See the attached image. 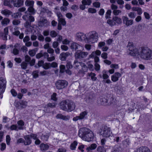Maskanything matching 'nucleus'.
<instances>
[{"instance_id": "nucleus-15", "label": "nucleus", "mask_w": 152, "mask_h": 152, "mask_svg": "<svg viewBox=\"0 0 152 152\" xmlns=\"http://www.w3.org/2000/svg\"><path fill=\"white\" fill-rule=\"evenodd\" d=\"M139 48L138 49L135 47L130 52H128V54L132 56H136V55H138L139 54Z\"/></svg>"}, {"instance_id": "nucleus-45", "label": "nucleus", "mask_w": 152, "mask_h": 152, "mask_svg": "<svg viewBox=\"0 0 152 152\" xmlns=\"http://www.w3.org/2000/svg\"><path fill=\"white\" fill-rule=\"evenodd\" d=\"M57 94L56 93H54L51 96V99L55 101H56L57 100V98L56 97Z\"/></svg>"}, {"instance_id": "nucleus-64", "label": "nucleus", "mask_w": 152, "mask_h": 152, "mask_svg": "<svg viewBox=\"0 0 152 152\" xmlns=\"http://www.w3.org/2000/svg\"><path fill=\"white\" fill-rule=\"evenodd\" d=\"M44 64V61L43 60H40L38 61L37 65L38 67H40L42 66L43 67V66Z\"/></svg>"}, {"instance_id": "nucleus-50", "label": "nucleus", "mask_w": 152, "mask_h": 152, "mask_svg": "<svg viewBox=\"0 0 152 152\" xmlns=\"http://www.w3.org/2000/svg\"><path fill=\"white\" fill-rule=\"evenodd\" d=\"M31 138H33L34 140H36L37 138V134L34 133H31V134H28Z\"/></svg>"}, {"instance_id": "nucleus-46", "label": "nucleus", "mask_w": 152, "mask_h": 152, "mask_svg": "<svg viewBox=\"0 0 152 152\" xmlns=\"http://www.w3.org/2000/svg\"><path fill=\"white\" fill-rule=\"evenodd\" d=\"M106 73V71L105 70H104L102 71V77L104 79H107L109 77V76Z\"/></svg>"}, {"instance_id": "nucleus-61", "label": "nucleus", "mask_w": 152, "mask_h": 152, "mask_svg": "<svg viewBox=\"0 0 152 152\" xmlns=\"http://www.w3.org/2000/svg\"><path fill=\"white\" fill-rule=\"evenodd\" d=\"M6 148V144L4 143H2L1 144V150L2 151H4Z\"/></svg>"}, {"instance_id": "nucleus-48", "label": "nucleus", "mask_w": 152, "mask_h": 152, "mask_svg": "<svg viewBox=\"0 0 152 152\" xmlns=\"http://www.w3.org/2000/svg\"><path fill=\"white\" fill-rule=\"evenodd\" d=\"M26 28H29L31 27V22L26 20L24 24Z\"/></svg>"}, {"instance_id": "nucleus-35", "label": "nucleus", "mask_w": 152, "mask_h": 152, "mask_svg": "<svg viewBox=\"0 0 152 152\" xmlns=\"http://www.w3.org/2000/svg\"><path fill=\"white\" fill-rule=\"evenodd\" d=\"M27 102L23 101H21V102L18 103L17 104L18 106L20 105L21 106V107L24 108L26 107V106Z\"/></svg>"}, {"instance_id": "nucleus-24", "label": "nucleus", "mask_w": 152, "mask_h": 152, "mask_svg": "<svg viewBox=\"0 0 152 152\" xmlns=\"http://www.w3.org/2000/svg\"><path fill=\"white\" fill-rule=\"evenodd\" d=\"M18 125L20 126L18 127V129L20 130H22L23 129V126L24 125V122L22 120L18 121L17 122Z\"/></svg>"}, {"instance_id": "nucleus-53", "label": "nucleus", "mask_w": 152, "mask_h": 152, "mask_svg": "<svg viewBox=\"0 0 152 152\" xmlns=\"http://www.w3.org/2000/svg\"><path fill=\"white\" fill-rule=\"evenodd\" d=\"M50 35L52 37H55L57 36V34L55 31L53 30L50 31Z\"/></svg>"}, {"instance_id": "nucleus-7", "label": "nucleus", "mask_w": 152, "mask_h": 152, "mask_svg": "<svg viewBox=\"0 0 152 152\" xmlns=\"http://www.w3.org/2000/svg\"><path fill=\"white\" fill-rule=\"evenodd\" d=\"M88 53L87 52L82 51L80 50L77 51L75 54V56L76 59H81L86 57Z\"/></svg>"}, {"instance_id": "nucleus-58", "label": "nucleus", "mask_w": 152, "mask_h": 152, "mask_svg": "<svg viewBox=\"0 0 152 152\" xmlns=\"http://www.w3.org/2000/svg\"><path fill=\"white\" fill-rule=\"evenodd\" d=\"M111 12V11L110 10H108L106 12L105 16V17L107 19L110 18Z\"/></svg>"}, {"instance_id": "nucleus-12", "label": "nucleus", "mask_w": 152, "mask_h": 152, "mask_svg": "<svg viewBox=\"0 0 152 152\" xmlns=\"http://www.w3.org/2000/svg\"><path fill=\"white\" fill-rule=\"evenodd\" d=\"M88 113L86 111H83L80 113L79 116H76L74 117L73 118V120L74 121H76L79 120L84 119Z\"/></svg>"}, {"instance_id": "nucleus-14", "label": "nucleus", "mask_w": 152, "mask_h": 152, "mask_svg": "<svg viewBox=\"0 0 152 152\" xmlns=\"http://www.w3.org/2000/svg\"><path fill=\"white\" fill-rule=\"evenodd\" d=\"M121 76V74L118 72H116L111 76V80L113 82H115L118 80L119 78Z\"/></svg>"}, {"instance_id": "nucleus-3", "label": "nucleus", "mask_w": 152, "mask_h": 152, "mask_svg": "<svg viewBox=\"0 0 152 152\" xmlns=\"http://www.w3.org/2000/svg\"><path fill=\"white\" fill-rule=\"evenodd\" d=\"M86 40L87 43H93L97 42L99 34L97 32L95 31H92L86 33Z\"/></svg>"}, {"instance_id": "nucleus-38", "label": "nucleus", "mask_w": 152, "mask_h": 152, "mask_svg": "<svg viewBox=\"0 0 152 152\" xmlns=\"http://www.w3.org/2000/svg\"><path fill=\"white\" fill-rule=\"evenodd\" d=\"M28 11L32 14H34L35 13V11L33 8V6L29 7L28 9Z\"/></svg>"}, {"instance_id": "nucleus-28", "label": "nucleus", "mask_w": 152, "mask_h": 152, "mask_svg": "<svg viewBox=\"0 0 152 152\" xmlns=\"http://www.w3.org/2000/svg\"><path fill=\"white\" fill-rule=\"evenodd\" d=\"M34 2L33 0L30 1L29 0H26L25 2V4L26 6H29V7L33 6Z\"/></svg>"}, {"instance_id": "nucleus-23", "label": "nucleus", "mask_w": 152, "mask_h": 152, "mask_svg": "<svg viewBox=\"0 0 152 152\" xmlns=\"http://www.w3.org/2000/svg\"><path fill=\"white\" fill-rule=\"evenodd\" d=\"M83 63L82 62H79L78 61L76 60H75L74 62V67L76 69H79V67L81 66L82 64Z\"/></svg>"}, {"instance_id": "nucleus-20", "label": "nucleus", "mask_w": 152, "mask_h": 152, "mask_svg": "<svg viewBox=\"0 0 152 152\" xmlns=\"http://www.w3.org/2000/svg\"><path fill=\"white\" fill-rule=\"evenodd\" d=\"M66 99H65L64 101L61 102L60 103V108L65 111L66 110Z\"/></svg>"}, {"instance_id": "nucleus-59", "label": "nucleus", "mask_w": 152, "mask_h": 152, "mask_svg": "<svg viewBox=\"0 0 152 152\" xmlns=\"http://www.w3.org/2000/svg\"><path fill=\"white\" fill-rule=\"evenodd\" d=\"M38 39L40 41H43L44 40V37L41 34L38 35Z\"/></svg>"}, {"instance_id": "nucleus-63", "label": "nucleus", "mask_w": 152, "mask_h": 152, "mask_svg": "<svg viewBox=\"0 0 152 152\" xmlns=\"http://www.w3.org/2000/svg\"><path fill=\"white\" fill-rule=\"evenodd\" d=\"M94 7L96 8H99L100 7V4L98 2H95L93 3Z\"/></svg>"}, {"instance_id": "nucleus-37", "label": "nucleus", "mask_w": 152, "mask_h": 152, "mask_svg": "<svg viewBox=\"0 0 152 152\" xmlns=\"http://www.w3.org/2000/svg\"><path fill=\"white\" fill-rule=\"evenodd\" d=\"M50 63H44L42 67L45 69H48L50 68Z\"/></svg>"}, {"instance_id": "nucleus-39", "label": "nucleus", "mask_w": 152, "mask_h": 152, "mask_svg": "<svg viewBox=\"0 0 152 152\" xmlns=\"http://www.w3.org/2000/svg\"><path fill=\"white\" fill-rule=\"evenodd\" d=\"M107 23L110 26H112L116 25L115 22H114V21L110 19H108L107 21Z\"/></svg>"}, {"instance_id": "nucleus-56", "label": "nucleus", "mask_w": 152, "mask_h": 152, "mask_svg": "<svg viewBox=\"0 0 152 152\" xmlns=\"http://www.w3.org/2000/svg\"><path fill=\"white\" fill-rule=\"evenodd\" d=\"M136 13L134 12H130L128 14V16L131 18H134L135 17Z\"/></svg>"}, {"instance_id": "nucleus-21", "label": "nucleus", "mask_w": 152, "mask_h": 152, "mask_svg": "<svg viewBox=\"0 0 152 152\" xmlns=\"http://www.w3.org/2000/svg\"><path fill=\"white\" fill-rule=\"evenodd\" d=\"M81 67L82 68L81 70H79V73H84L85 72H86L87 71V67L84 63H83L82 64Z\"/></svg>"}, {"instance_id": "nucleus-11", "label": "nucleus", "mask_w": 152, "mask_h": 152, "mask_svg": "<svg viewBox=\"0 0 152 152\" xmlns=\"http://www.w3.org/2000/svg\"><path fill=\"white\" fill-rule=\"evenodd\" d=\"M122 19L123 23L127 26L132 25L133 23V20H132L129 19L126 16H123Z\"/></svg>"}, {"instance_id": "nucleus-49", "label": "nucleus", "mask_w": 152, "mask_h": 152, "mask_svg": "<svg viewBox=\"0 0 152 152\" xmlns=\"http://www.w3.org/2000/svg\"><path fill=\"white\" fill-rule=\"evenodd\" d=\"M10 92L14 97L16 96L17 95V93L15 90L14 89H12L10 90Z\"/></svg>"}, {"instance_id": "nucleus-47", "label": "nucleus", "mask_w": 152, "mask_h": 152, "mask_svg": "<svg viewBox=\"0 0 152 152\" xmlns=\"http://www.w3.org/2000/svg\"><path fill=\"white\" fill-rule=\"evenodd\" d=\"M16 47L17 46L15 45H14L15 48H13L12 51L13 53L15 55H17L19 53V50L16 48Z\"/></svg>"}, {"instance_id": "nucleus-54", "label": "nucleus", "mask_w": 152, "mask_h": 152, "mask_svg": "<svg viewBox=\"0 0 152 152\" xmlns=\"http://www.w3.org/2000/svg\"><path fill=\"white\" fill-rule=\"evenodd\" d=\"M10 129L11 130H18L17 126L16 124H13L10 126Z\"/></svg>"}, {"instance_id": "nucleus-55", "label": "nucleus", "mask_w": 152, "mask_h": 152, "mask_svg": "<svg viewBox=\"0 0 152 152\" xmlns=\"http://www.w3.org/2000/svg\"><path fill=\"white\" fill-rule=\"evenodd\" d=\"M56 104L55 103H49L47 105L48 107L53 108L56 106Z\"/></svg>"}, {"instance_id": "nucleus-30", "label": "nucleus", "mask_w": 152, "mask_h": 152, "mask_svg": "<svg viewBox=\"0 0 152 152\" xmlns=\"http://www.w3.org/2000/svg\"><path fill=\"white\" fill-rule=\"evenodd\" d=\"M77 145V142L76 141H75L72 143L70 146V149L72 150H75L76 146Z\"/></svg>"}, {"instance_id": "nucleus-16", "label": "nucleus", "mask_w": 152, "mask_h": 152, "mask_svg": "<svg viewBox=\"0 0 152 152\" xmlns=\"http://www.w3.org/2000/svg\"><path fill=\"white\" fill-rule=\"evenodd\" d=\"M24 138L26 140V141H25L24 145H28L31 144L32 140L28 134H27L24 136Z\"/></svg>"}, {"instance_id": "nucleus-27", "label": "nucleus", "mask_w": 152, "mask_h": 152, "mask_svg": "<svg viewBox=\"0 0 152 152\" xmlns=\"http://www.w3.org/2000/svg\"><path fill=\"white\" fill-rule=\"evenodd\" d=\"M10 21V20L8 18H4L1 22V24L2 25H7Z\"/></svg>"}, {"instance_id": "nucleus-57", "label": "nucleus", "mask_w": 152, "mask_h": 152, "mask_svg": "<svg viewBox=\"0 0 152 152\" xmlns=\"http://www.w3.org/2000/svg\"><path fill=\"white\" fill-rule=\"evenodd\" d=\"M35 52L34 50H30L28 52L29 54L31 57L34 56H35Z\"/></svg>"}, {"instance_id": "nucleus-19", "label": "nucleus", "mask_w": 152, "mask_h": 152, "mask_svg": "<svg viewBox=\"0 0 152 152\" xmlns=\"http://www.w3.org/2000/svg\"><path fill=\"white\" fill-rule=\"evenodd\" d=\"M40 147L42 151L45 152L48 149L49 146L47 144L42 143L40 145Z\"/></svg>"}, {"instance_id": "nucleus-44", "label": "nucleus", "mask_w": 152, "mask_h": 152, "mask_svg": "<svg viewBox=\"0 0 152 152\" xmlns=\"http://www.w3.org/2000/svg\"><path fill=\"white\" fill-rule=\"evenodd\" d=\"M92 2L91 0H83L82 1V4H84L85 5H90Z\"/></svg>"}, {"instance_id": "nucleus-41", "label": "nucleus", "mask_w": 152, "mask_h": 152, "mask_svg": "<svg viewBox=\"0 0 152 152\" xmlns=\"http://www.w3.org/2000/svg\"><path fill=\"white\" fill-rule=\"evenodd\" d=\"M27 66L28 63L25 61H23L21 64V68L24 70L26 69L27 68Z\"/></svg>"}, {"instance_id": "nucleus-9", "label": "nucleus", "mask_w": 152, "mask_h": 152, "mask_svg": "<svg viewBox=\"0 0 152 152\" xmlns=\"http://www.w3.org/2000/svg\"><path fill=\"white\" fill-rule=\"evenodd\" d=\"M66 81L64 80H58L55 83L56 88L58 90L64 88Z\"/></svg>"}, {"instance_id": "nucleus-1", "label": "nucleus", "mask_w": 152, "mask_h": 152, "mask_svg": "<svg viewBox=\"0 0 152 152\" xmlns=\"http://www.w3.org/2000/svg\"><path fill=\"white\" fill-rule=\"evenodd\" d=\"M78 136L83 140L89 142L93 140L94 135L92 132L89 129L82 128L79 130Z\"/></svg>"}, {"instance_id": "nucleus-52", "label": "nucleus", "mask_w": 152, "mask_h": 152, "mask_svg": "<svg viewBox=\"0 0 152 152\" xmlns=\"http://www.w3.org/2000/svg\"><path fill=\"white\" fill-rule=\"evenodd\" d=\"M11 140V138L10 136L9 135H7L6 136V142L7 144L9 145L10 144V143Z\"/></svg>"}, {"instance_id": "nucleus-17", "label": "nucleus", "mask_w": 152, "mask_h": 152, "mask_svg": "<svg viewBox=\"0 0 152 152\" xmlns=\"http://www.w3.org/2000/svg\"><path fill=\"white\" fill-rule=\"evenodd\" d=\"M67 106L69 111H71L73 110L75 108V104L71 101H68Z\"/></svg>"}, {"instance_id": "nucleus-18", "label": "nucleus", "mask_w": 152, "mask_h": 152, "mask_svg": "<svg viewBox=\"0 0 152 152\" xmlns=\"http://www.w3.org/2000/svg\"><path fill=\"white\" fill-rule=\"evenodd\" d=\"M136 152H151V151L148 147L142 146L137 149Z\"/></svg>"}, {"instance_id": "nucleus-60", "label": "nucleus", "mask_w": 152, "mask_h": 152, "mask_svg": "<svg viewBox=\"0 0 152 152\" xmlns=\"http://www.w3.org/2000/svg\"><path fill=\"white\" fill-rule=\"evenodd\" d=\"M88 11L89 12L92 13H95L96 11V9L93 8H89L88 9Z\"/></svg>"}, {"instance_id": "nucleus-26", "label": "nucleus", "mask_w": 152, "mask_h": 152, "mask_svg": "<svg viewBox=\"0 0 152 152\" xmlns=\"http://www.w3.org/2000/svg\"><path fill=\"white\" fill-rule=\"evenodd\" d=\"M113 20L114 22L118 24H120L122 23L121 19L117 16H115L113 17Z\"/></svg>"}, {"instance_id": "nucleus-31", "label": "nucleus", "mask_w": 152, "mask_h": 152, "mask_svg": "<svg viewBox=\"0 0 152 152\" xmlns=\"http://www.w3.org/2000/svg\"><path fill=\"white\" fill-rule=\"evenodd\" d=\"M97 146V145L95 143L91 144V145L86 148V150L88 151L95 149Z\"/></svg>"}, {"instance_id": "nucleus-29", "label": "nucleus", "mask_w": 152, "mask_h": 152, "mask_svg": "<svg viewBox=\"0 0 152 152\" xmlns=\"http://www.w3.org/2000/svg\"><path fill=\"white\" fill-rule=\"evenodd\" d=\"M88 76L91 77V79L93 81H95L97 79V78L96 77V74L92 72L91 73H88Z\"/></svg>"}, {"instance_id": "nucleus-4", "label": "nucleus", "mask_w": 152, "mask_h": 152, "mask_svg": "<svg viewBox=\"0 0 152 152\" xmlns=\"http://www.w3.org/2000/svg\"><path fill=\"white\" fill-rule=\"evenodd\" d=\"M24 2V0H4V5L12 7L11 4L13 3L15 7L18 8L23 6Z\"/></svg>"}, {"instance_id": "nucleus-2", "label": "nucleus", "mask_w": 152, "mask_h": 152, "mask_svg": "<svg viewBox=\"0 0 152 152\" xmlns=\"http://www.w3.org/2000/svg\"><path fill=\"white\" fill-rule=\"evenodd\" d=\"M139 56L142 59L148 60L151 59V50L149 49L145 48H139Z\"/></svg>"}, {"instance_id": "nucleus-51", "label": "nucleus", "mask_w": 152, "mask_h": 152, "mask_svg": "<svg viewBox=\"0 0 152 152\" xmlns=\"http://www.w3.org/2000/svg\"><path fill=\"white\" fill-rule=\"evenodd\" d=\"M113 14L115 16L119 15L121 13V11L118 10H115L113 11Z\"/></svg>"}, {"instance_id": "nucleus-5", "label": "nucleus", "mask_w": 152, "mask_h": 152, "mask_svg": "<svg viewBox=\"0 0 152 152\" xmlns=\"http://www.w3.org/2000/svg\"><path fill=\"white\" fill-rule=\"evenodd\" d=\"M100 135L103 137H109L112 134L110 128L106 126H103L100 129Z\"/></svg>"}, {"instance_id": "nucleus-32", "label": "nucleus", "mask_w": 152, "mask_h": 152, "mask_svg": "<svg viewBox=\"0 0 152 152\" xmlns=\"http://www.w3.org/2000/svg\"><path fill=\"white\" fill-rule=\"evenodd\" d=\"M60 60L62 61H65L66 58V53H62L60 56Z\"/></svg>"}, {"instance_id": "nucleus-33", "label": "nucleus", "mask_w": 152, "mask_h": 152, "mask_svg": "<svg viewBox=\"0 0 152 152\" xmlns=\"http://www.w3.org/2000/svg\"><path fill=\"white\" fill-rule=\"evenodd\" d=\"M56 117L57 119H61L63 120L66 119V116L63 115L61 114H58Z\"/></svg>"}, {"instance_id": "nucleus-40", "label": "nucleus", "mask_w": 152, "mask_h": 152, "mask_svg": "<svg viewBox=\"0 0 152 152\" xmlns=\"http://www.w3.org/2000/svg\"><path fill=\"white\" fill-rule=\"evenodd\" d=\"M65 71H66V70H65V66L63 65H61L60 66V72L62 73L64 72Z\"/></svg>"}, {"instance_id": "nucleus-22", "label": "nucleus", "mask_w": 152, "mask_h": 152, "mask_svg": "<svg viewBox=\"0 0 152 152\" xmlns=\"http://www.w3.org/2000/svg\"><path fill=\"white\" fill-rule=\"evenodd\" d=\"M1 12V14L6 16H8L9 15H11L12 14V12L11 11L7 9H5L2 10Z\"/></svg>"}, {"instance_id": "nucleus-13", "label": "nucleus", "mask_w": 152, "mask_h": 152, "mask_svg": "<svg viewBox=\"0 0 152 152\" xmlns=\"http://www.w3.org/2000/svg\"><path fill=\"white\" fill-rule=\"evenodd\" d=\"M68 44L69 45L70 48L73 50L77 49L78 47L80 46L75 42L72 41L70 42L67 40V45Z\"/></svg>"}, {"instance_id": "nucleus-10", "label": "nucleus", "mask_w": 152, "mask_h": 152, "mask_svg": "<svg viewBox=\"0 0 152 152\" xmlns=\"http://www.w3.org/2000/svg\"><path fill=\"white\" fill-rule=\"evenodd\" d=\"M86 33L85 34L82 32H78L76 34V39L80 41H83L84 40L86 42H87V40L86 39Z\"/></svg>"}, {"instance_id": "nucleus-6", "label": "nucleus", "mask_w": 152, "mask_h": 152, "mask_svg": "<svg viewBox=\"0 0 152 152\" xmlns=\"http://www.w3.org/2000/svg\"><path fill=\"white\" fill-rule=\"evenodd\" d=\"M56 15L58 17V21L57 28L59 30H60L62 29V25H65L66 22L65 19L63 18V15L60 12H57Z\"/></svg>"}, {"instance_id": "nucleus-43", "label": "nucleus", "mask_w": 152, "mask_h": 152, "mask_svg": "<svg viewBox=\"0 0 152 152\" xmlns=\"http://www.w3.org/2000/svg\"><path fill=\"white\" fill-rule=\"evenodd\" d=\"M96 150L97 152H106V150L103 147L101 146H99Z\"/></svg>"}, {"instance_id": "nucleus-34", "label": "nucleus", "mask_w": 152, "mask_h": 152, "mask_svg": "<svg viewBox=\"0 0 152 152\" xmlns=\"http://www.w3.org/2000/svg\"><path fill=\"white\" fill-rule=\"evenodd\" d=\"M100 104L102 105H106L108 102V100L105 98H101L100 100Z\"/></svg>"}, {"instance_id": "nucleus-62", "label": "nucleus", "mask_w": 152, "mask_h": 152, "mask_svg": "<svg viewBox=\"0 0 152 152\" xmlns=\"http://www.w3.org/2000/svg\"><path fill=\"white\" fill-rule=\"evenodd\" d=\"M4 34H5V37H7V35L8 34V27H6L4 29Z\"/></svg>"}, {"instance_id": "nucleus-8", "label": "nucleus", "mask_w": 152, "mask_h": 152, "mask_svg": "<svg viewBox=\"0 0 152 152\" xmlns=\"http://www.w3.org/2000/svg\"><path fill=\"white\" fill-rule=\"evenodd\" d=\"M6 83V79L2 77H0V95L5 91Z\"/></svg>"}, {"instance_id": "nucleus-36", "label": "nucleus", "mask_w": 152, "mask_h": 152, "mask_svg": "<svg viewBox=\"0 0 152 152\" xmlns=\"http://www.w3.org/2000/svg\"><path fill=\"white\" fill-rule=\"evenodd\" d=\"M39 71L37 70L33 71L32 73L33 77L34 78H36L39 77Z\"/></svg>"}, {"instance_id": "nucleus-42", "label": "nucleus", "mask_w": 152, "mask_h": 152, "mask_svg": "<svg viewBox=\"0 0 152 152\" xmlns=\"http://www.w3.org/2000/svg\"><path fill=\"white\" fill-rule=\"evenodd\" d=\"M40 23L43 26H47L48 25V22L46 19H42L40 22Z\"/></svg>"}, {"instance_id": "nucleus-25", "label": "nucleus", "mask_w": 152, "mask_h": 152, "mask_svg": "<svg viewBox=\"0 0 152 152\" xmlns=\"http://www.w3.org/2000/svg\"><path fill=\"white\" fill-rule=\"evenodd\" d=\"M128 50L127 52L128 53V52H130L132 51L133 49L135 47H134L133 45V43L132 42H129L127 46Z\"/></svg>"}]
</instances>
